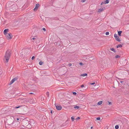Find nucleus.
Wrapping results in <instances>:
<instances>
[{"instance_id": "f257e3e1", "label": "nucleus", "mask_w": 129, "mask_h": 129, "mask_svg": "<svg viewBox=\"0 0 129 129\" xmlns=\"http://www.w3.org/2000/svg\"><path fill=\"white\" fill-rule=\"evenodd\" d=\"M29 51V49L27 48L21 50V54L22 56H24L26 55V54L28 53Z\"/></svg>"}, {"instance_id": "f03ea898", "label": "nucleus", "mask_w": 129, "mask_h": 129, "mask_svg": "<svg viewBox=\"0 0 129 129\" xmlns=\"http://www.w3.org/2000/svg\"><path fill=\"white\" fill-rule=\"evenodd\" d=\"M19 122L16 120L14 121L10 125L11 126L13 127H15L18 126V124H19Z\"/></svg>"}, {"instance_id": "7ed1b4c3", "label": "nucleus", "mask_w": 129, "mask_h": 129, "mask_svg": "<svg viewBox=\"0 0 129 129\" xmlns=\"http://www.w3.org/2000/svg\"><path fill=\"white\" fill-rule=\"evenodd\" d=\"M11 51L10 50H8L7 51L5 56H10L11 55Z\"/></svg>"}, {"instance_id": "20e7f679", "label": "nucleus", "mask_w": 129, "mask_h": 129, "mask_svg": "<svg viewBox=\"0 0 129 129\" xmlns=\"http://www.w3.org/2000/svg\"><path fill=\"white\" fill-rule=\"evenodd\" d=\"M6 37L8 39H10L12 38V35L11 34L8 33L6 35Z\"/></svg>"}, {"instance_id": "39448f33", "label": "nucleus", "mask_w": 129, "mask_h": 129, "mask_svg": "<svg viewBox=\"0 0 129 129\" xmlns=\"http://www.w3.org/2000/svg\"><path fill=\"white\" fill-rule=\"evenodd\" d=\"M9 57H5L3 59V61L4 62H7L9 61Z\"/></svg>"}, {"instance_id": "423d86ee", "label": "nucleus", "mask_w": 129, "mask_h": 129, "mask_svg": "<svg viewBox=\"0 0 129 129\" xmlns=\"http://www.w3.org/2000/svg\"><path fill=\"white\" fill-rule=\"evenodd\" d=\"M114 37L115 38V39L116 41H120V39L119 38L117 34H114Z\"/></svg>"}, {"instance_id": "0eeeda50", "label": "nucleus", "mask_w": 129, "mask_h": 129, "mask_svg": "<svg viewBox=\"0 0 129 129\" xmlns=\"http://www.w3.org/2000/svg\"><path fill=\"white\" fill-rule=\"evenodd\" d=\"M56 108L58 110H60L62 109V107L61 106L59 105H55Z\"/></svg>"}, {"instance_id": "6e6552de", "label": "nucleus", "mask_w": 129, "mask_h": 129, "mask_svg": "<svg viewBox=\"0 0 129 129\" xmlns=\"http://www.w3.org/2000/svg\"><path fill=\"white\" fill-rule=\"evenodd\" d=\"M39 6V4H36V5L34 9V11H36L38 9Z\"/></svg>"}, {"instance_id": "1a4fd4ad", "label": "nucleus", "mask_w": 129, "mask_h": 129, "mask_svg": "<svg viewBox=\"0 0 129 129\" xmlns=\"http://www.w3.org/2000/svg\"><path fill=\"white\" fill-rule=\"evenodd\" d=\"M9 30V29H6L4 30V33L5 35H6L8 33H7L8 32Z\"/></svg>"}, {"instance_id": "9d476101", "label": "nucleus", "mask_w": 129, "mask_h": 129, "mask_svg": "<svg viewBox=\"0 0 129 129\" xmlns=\"http://www.w3.org/2000/svg\"><path fill=\"white\" fill-rule=\"evenodd\" d=\"M17 79L16 78H15L12 79L10 82V83L11 84L13 83Z\"/></svg>"}, {"instance_id": "9b49d317", "label": "nucleus", "mask_w": 129, "mask_h": 129, "mask_svg": "<svg viewBox=\"0 0 129 129\" xmlns=\"http://www.w3.org/2000/svg\"><path fill=\"white\" fill-rule=\"evenodd\" d=\"M87 76V74L86 73H84V74H82L80 75L81 76H82V77H84L85 76Z\"/></svg>"}, {"instance_id": "f8f14e48", "label": "nucleus", "mask_w": 129, "mask_h": 129, "mask_svg": "<svg viewBox=\"0 0 129 129\" xmlns=\"http://www.w3.org/2000/svg\"><path fill=\"white\" fill-rule=\"evenodd\" d=\"M104 10V9L103 8H100L98 10V12H101L103 11Z\"/></svg>"}, {"instance_id": "ddd939ff", "label": "nucleus", "mask_w": 129, "mask_h": 129, "mask_svg": "<svg viewBox=\"0 0 129 129\" xmlns=\"http://www.w3.org/2000/svg\"><path fill=\"white\" fill-rule=\"evenodd\" d=\"M102 103H103L102 101H100L97 104H98V105H100L102 104Z\"/></svg>"}, {"instance_id": "4468645a", "label": "nucleus", "mask_w": 129, "mask_h": 129, "mask_svg": "<svg viewBox=\"0 0 129 129\" xmlns=\"http://www.w3.org/2000/svg\"><path fill=\"white\" fill-rule=\"evenodd\" d=\"M122 32V31H118V35L119 36H121V34Z\"/></svg>"}, {"instance_id": "2eb2a0df", "label": "nucleus", "mask_w": 129, "mask_h": 129, "mask_svg": "<svg viewBox=\"0 0 129 129\" xmlns=\"http://www.w3.org/2000/svg\"><path fill=\"white\" fill-rule=\"evenodd\" d=\"M79 108V107L78 106H74V108L75 109H78Z\"/></svg>"}, {"instance_id": "dca6fc26", "label": "nucleus", "mask_w": 129, "mask_h": 129, "mask_svg": "<svg viewBox=\"0 0 129 129\" xmlns=\"http://www.w3.org/2000/svg\"><path fill=\"white\" fill-rule=\"evenodd\" d=\"M37 39V38L36 37L35 38H32V39H31V40L32 41V40H36V39Z\"/></svg>"}, {"instance_id": "f3484780", "label": "nucleus", "mask_w": 129, "mask_h": 129, "mask_svg": "<svg viewBox=\"0 0 129 129\" xmlns=\"http://www.w3.org/2000/svg\"><path fill=\"white\" fill-rule=\"evenodd\" d=\"M111 50L113 51L114 52H115V49L114 48H111L110 49Z\"/></svg>"}, {"instance_id": "a211bd4d", "label": "nucleus", "mask_w": 129, "mask_h": 129, "mask_svg": "<svg viewBox=\"0 0 129 129\" xmlns=\"http://www.w3.org/2000/svg\"><path fill=\"white\" fill-rule=\"evenodd\" d=\"M122 46V45L121 44L118 45L117 46V48L121 47Z\"/></svg>"}, {"instance_id": "6ab92c4d", "label": "nucleus", "mask_w": 129, "mask_h": 129, "mask_svg": "<svg viewBox=\"0 0 129 129\" xmlns=\"http://www.w3.org/2000/svg\"><path fill=\"white\" fill-rule=\"evenodd\" d=\"M104 4H106V2H105V1L104 2H102L101 3V5H102Z\"/></svg>"}, {"instance_id": "aec40b11", "label": "nucleus", "mask_w": 129, "mask_h": 129, "mask_svg": "<svg viewBox=\"0 0 129 129\" xmlns=\"http://www.w3.org/2000/svg\"><path fill=\"white\" fill-rule=\"evenodd\" d=\"M15 6H16V5L15 4H14L11 6V7L12 8H13L14 7H15Z\"/></svg>"}, {"instance_id": "412c9836", "label": "nucleus", "mask_w": 129, "mask_h": 129, "mask_svg": "<svg viewBox=\"0 0 129 129\" xmlns=\"http://www.w3.org/2000/svg\"><path fill=\"white\" fill-rule=\"evenodd\" d=\"M43 63V62L42 61H40L39 62V64L40 65H42Z\"/></svg>"}, {"instance_id": "4be33fe9", "label": "nucleus", "mask_w": 129, "mask_h": 129, "mask_svg": "<svg viewBox=\"0 0 129 129\" xmlns=\"http://www.w3.org/2000/svg\"><path fill=\"white\" fill-rule=\"evenodd\" d=\"M115 128L116 129H118L119 128V126L117 125H116Z\"/></svg>"}, {"instance_id": "5701e85b", "label": "nucleus", "mask_w": 129, "mask_h": 129, "mask_svg": "<svg viewBox=\"0 0 129 129\" xmlns=\"http://www.w3.org/2000/svg\"><path fill=\"white\" fill-rule=\"evenodd\" d=\"M106 4H108L109 3V1L108 0H106L105 1Z\"/></svg>"}, {"instance_id": "b1692460", "label": "nucleus", "mask_w": 129, "mask_h": 129, "mask_svg": "<svg viewBox=\"0 0 129 129\" xmlns=\"http://www.w3.org/2000/svg\"><path fill=\"white\" fill-rule=\"evenodd\" d=\"M72 120V121H73L74 120V118L73 116H72L71 117Z\"/></svg>"}, {"instance_id": "393cba45", "label": "nucleus", "mask_w": 129, "mask_h": 129, "mask_svg": "<svg viewBox=\"0 0 129 129\" xmlns=\"http://www.w3.org/2000/svg\"><path fill=\"white\" fill-rule=\"evenodd\" d=\"M33 99H31L30 102L31 103H34L33 102V101L32 102V101H33Z\"/></svg>"}, {"instance_id": "a878e982", "label": "nucleus", "mask_w": 129, "mask_h": 129, "mask_svg": "<svg viewBox=\"0 0 129 129\" xmlns=\"http://www.w3.org/2000/svg\"><path fill=\"white\" fill-rule=\"evenodd\" d=\"M109 34V33L108 32H107L106 33V35H108Z\"/></svg>"}, {"instance_id": "bb28decb", "label": "nucleus", "mask_w": 129, "mask_h": 129, "mask_svg": "<svg viewBox=\"0 0 129 129\" xmlns=\"http://www.w3.org/2000/svg\"><path fill=\"white\" fill-rule=\"evenodd\" d=\"M46 95L48 96H49V92H47L46 93Z\"/></svg>"}, {"instance_id": "cd10ccee", "label": "nucleus", "mask_w": 129, "mask_h": 129, "mask_svg": "<svg viewBox=\"0 0 129 129\" xmlns=\"http://www.w3.org/2000/svg\"><path fill=\"white\" fill-rule=\"evenodd\" d=\"M100 117H98L96 118V119L97 120H100Z\"/></svg>"}, {"instance_id": "c85d7f7f", "label": "nucleus", "mask_w": 129, "mask_h": 129, "mask_svg": "<svg viewBox=\"0 0 129 129\" xmlns=\"http://www.w3.org/2000/svg\"><path fill=\"white\" fill-rule=\"evenodd\" d=\"M42 29L44 30V31H45L46 30V29L44 28H42Z\"/></svg>"}, {"instance_id": "c756f323", "label": "nucleus", "mask_w": 129, "mask_h": 129, "mask_svg": "<svg viewBox=\"0 0 129 129\" xmlns=\"http://www.w3.org/2000/svg\"><path fill=\"white\" fill-rule=\"evenodd\" d=\"M86 0H81V2L82 3H83L85 2Z\"/></svg>"}, {"instance_id": "7c9ffc66", "label": "nucleus", "mask_w": 129, "mask_h": 129, "mask_svg": "<svg viewBox=\"0 0 129 129\" xmlns=\"http://www.w3.org/2000/svg\"><path fill=\"white\" fill-rule=\"evenodd\" d=\"M79 64L81 65H83V64L82 62H80L79 63Z\"/></svg>"}, {"instance_id": "2f4dec72", "label": "nucleus", "mask_w": 129, "mask_h": 129, "mask_svg": "<svg viewBox=\"0 0 129 129\" xmlns=\"http://www.w3.org/2000/svg\"><path fill=\"white\" fill-rule=\"evenodd\" d=\"M73 94H74V95H76V93L75 92H73Z\"/></svg>"}, {"instance_id": "473e14b6", "label": "nucleus", "mask_w": 129, "mask_h": 129, "mask_svg": "<svg viewBox=\"0 0 129 129\" xmlns=\"http://www.w3.org/2000/svg\"><path fill=\"white\" fill-rule=\"evenodd\" d=\"M81 87L82 88H83L84 87V85H81Z\"/></svg>"}, {"instance_id": "72a5a7b5", "label": "nucleus", "mask_w": 129, "mask_h": 129, "mask_svg": "<svg viewBox=\"0 0 129 129\" xmlns=\"http://www.w3.org/2000/svg\"><path fill=\"white\" fill-rule=\"evenodd\" d=\"M69 66L70 67L72 66V64L71 63H69L68 64Z\"/></svg>"}, {"instance_id": "f704fd0d", "label": "nucleus", "mask_w": 129, "mask_h": 129, "mask_svg": "<svg viewBox=\"0 0 129 129\" xmlns=\"http://www.w3.org/2000/svg\"><path fill=\"white\" fill-rule=\"evenodd\" d=\"M109 104L111 105V102H108Z\"/></svg>"}, {"instance_id": "c9c22d12", "label": "nucleus", "mask_w": 129, "mask_h": 129, "mask_svg": "<svg viewBox=\"0 0 129 129\" xmlns=\"http://www.w3.org/2000/svg\"><path fill=\"white\" fill-rule=\"evenodd\" d=\"M59 42H57V45H58V46H59L60 45V44H59Z\"/></svg>"}, {"instance_id": "e433bc0d", "label": "nucleus", "mask_w": 129, "mask_h": 129, "mask_svg": "<svg viewBox=\"0 0 129 129\" xmlns=\"http://www.w3.org/2000/svg\"><path fill=\"white\" fill-rule=\"evenodd\" d=\"M35 57H32L31 59L32 60L34 59L35 58Z\"/></svg>"}, {"instance_id": "4c0bfd02", "label": "nucleus", "mask_w": 129, "mask_h": 129, "mask_svg": "<svg viewBox=\"0 0 129 129\" xmlns=\"http://www.w3.org/2000/svg\"><path fill=\"white\" fill-rule=\"evenodd\" d=\"M95 83H91V84L92 85H94V84H95Z\"/></svg>"}, {"instance_id": "58836bf2", "label": "nucleus", "mask_w": 129, "mask_h": 129, "mask_svg": "<svg viewBox=\"0 0 129 129\" xmlns=\"http://www.w3.org/2000/svg\"><path fill=\"white\" fill-rule=\"evenodd\" d=\"M20 106H18L17 107H15V108H20Z\"/></svg>"}, {"instance_id": "ea45409f", "label": "nucleus", "mask_w": 129, "mask_h": 129, "mask_svg": "<svg viewBox=\"0 0 129 129\" xmlns=\"http://www.w3.org/2000/svg\"><path fill=\"white\" fill-rule=\"evenodd\" d=\"M80 118L79 117H78L77 118H76V119L77 120H78Z\"/></svg>"}, {"instance_id": "a19ab883", "label": "nucleus", "mask_w": 129, "mask_h": 129, "mask_svg": "<svg viewBox=\"0 0 129 129\" xmlns=\"http://www.w3.org/2000/svg\"><path fill=\"white\" fill-rule=\"evenodd\" d=\"M34 94V93H32V92H30V93H29V94Z\"/></svg>"}, {"instance_id": "79ce46f5", "label": "nucleus", "mask_w": 129, "mask_h": 129, "mask_svg": "<svg viewBox=\"0 0 129 129\" xmlns=\"http://www.w3.org/2000/svg\"><path fill=\"white\" fill-rule=\"evenodd\" d=\"M16 120H19V118H17Z\"/></svg>"}, {"instance_id": "37998d69", "label": "nucleus", "mask_w": 129, "mask_h": 129, "mask_svg": "<svg viewBox=\"0 0 129 129\" xmlns=\"http://www.w3.org/2000/svg\"><path fill=\"white\" fill-rule=\"evenodd\" d=\"M50 112H51V113H52V110Z\"/></svg>"}, {"instance_id": "c03bdc74", "label": "nucleus", "mask_w": 129, "mask_h": 129, "mask_svg": "<svg viewBox=\"0 0 129 129\" xmlns=\"http://www.w3.org/2000/svg\"><path fill=\"white\" fill-rule=\"evenodd\" d=\"M120 82L121 83H122L123 82L122 81H120Z\"/></svg>"}, {"instance_id": "a18cd8bd", "label": "nucleus", "mask_w": 129, "mask_h": 129, "mask_svg": "<svg viewBox=\"0 0 129 129\" xmlns=\"http://www.w3.org/2000/svg\"><path fill=\"white\" fill-rule=\"evenodd\" d=\"M116 56L118 57V56H119L118 55H117Z\"/></svg>"}, {"instance_id": "49530a36", "label": "nucleus", "mask_w": 129, "mask_h": 129, "mask_svg": "<svg viewBox=\"0 0 129 129\" xmlns=\"http://www.w3.org/2000/svg\"><path fill=\"white\" fill-rule=\"evenodd\" d=\"M93 128V127L92 126L91 127V128Z\"/></svg>"}, {"instance_id": "de8ad7c7", "label": "nucleus", "mask_w": 129, "mask_h": 129, "mask_svg": "<svg viewBox=\"0 0 129 129\" xmlns=\"http://www.w3.org/2000/svg\"><path fill=\"white\" fill-rule=\"evenodd\" d=\"M96 104H95L94 105H93L94 106H96Z\"/></svg>"}, {"instance_id": "09e8293b", "label": "nucleus", "mask_w": 129, "mask_h": 129, "mask_svg": "<svg viewBox=\"0 0 129 129\" xmlns=\"http://www.w3.org/2000/svg\"><path fill=\"white\" fill-rule=\"evenodd\" d=\"M116 58H117L118 57H116Z\"/></svg>"}]
</instances>
